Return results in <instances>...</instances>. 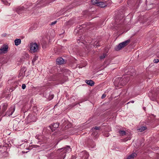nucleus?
Masks as SVG:
<instances>
[{"instance_id":"obj_1","label":"nucleus","mask_w":159,"mask_h":159,"mask_svg":"<svg viewBox=\"0 0 159 159\" xmlns=\"http://www.w3.org/2000/svg\"><path fill=\"white\" fill-rule=\"evenodd\" d=\"M130 42V40H127L122 43H119L118 45L115 48L116 51H119L122 48H123L128 45Z\"/></svg>"},{"instance_id":"obj_2","label":"nucleus","mask_w":159,"mask_h":159,"mask_svg":"<svg viewBox=\"0 0 159 159\" xmlns=\"http://www.w3.org/2000/svg\"><path fill=\"white\" fill-rule=\"evenodd\" d=\"M30 49L31 51L35 52L39 50V46L36 43H31L30 45Z\"/></svg>"},{"instance_id":"obj_3","label":"nucleus","mask_w":159,"mask_h":159,"mask_svg":"<svg viewBox=\"0 0 159 159\" xmlns=\"http://www.w3.org/2000/svg\"><path fill=\"white\" fill-rule=\"evenodd\" d=\"M29 123L35 121L36 120V116L33 114H30L26 118Z\"/></svg>"},{"instance_id":"obj_4","label":"nucleus","mask_w":159,"mask_h":159,"mask_svg":"<svg viewBox=\"0 0 159 159\" xmlns=\"http://www.w3.org/2000/svg\"><path fill=\"white\" fill-rule=\"evenodd\" d=\"M14 11H16L18 14H21L25 11V8L23 6H19L13 9Z\"/></svg>"},{"instance_id":"obj_5","label":"nucleus","mask_w":159,"mask_h":159,"mask_svg":"<svg viewBox=\"0 0 159 159\" xmlns=\"http://www.w3.org/2000/svg\"><path fill=\"white\" fill-rule=\"evenodd\" d=\"M8 48L7 45H4L2 46L0 48V54L7 53L8 51Z\"/></svg>"},{"instance_id":"obj_6","label":"nucleus","mask_w":159,"mask_h":159,"mask_svg":"<svg viewBox=\"0 0 159 159\" xmlns=\"http://www.w3.org/2000/svg\"><path fill=\"white\" fill-rule=\"evenodd\" d=\"M15 110V107L14 106L11 107L9 108L8 111L6 112L5 115L10 116L12 115L13 113L14 112Z\"/></svg>"},{"instance_id":"obj_7","label":"nucleus","mask_w":159,"mask_h":159,"mask_svg":"<svg viewBox=\"0 0 159 159\" xmlns=\"http://www.w3.org/2000/svg\"><path fill=\"white\" fill-rule=\"evenodd\" d=\"M80 155L81 159H87L89 157V155L86 151H84L80 153Z\"/></svg>"},{"instance_id":"obj_8","label":"nucleus","mask_w":159,"mask_h":159,"mask_svg":"<svg viewBox=\"0 0 159 159\" xmlns=\"http://www.w3.org/2000/svg\"><path fill=\"white\" fill-rule=\"evenodd\" d=\"M121 77H118L116 78L114 82V84L116 87H118L120 85V82Z\"/></svg>"},{"instance_id":"obj_9","label":"nucleus","mask_w":159,"mask_h":159,"mask_svg":"<svg viewBox=\"0 0 159 159\" xmlns=\"http://www.w3.org/2000/svg\"><path fill=\"white\" fill-rule=\"evenodd\" d=\"M62 149H63L62 151V153H69L71 151V148H70V147L68 146H67L66 147L61 149H60L61 150Z\"/></svg>"},{"instance_id":"obj_10","label":"nucleus","mask_w":159,"mask_h":159,"mask_svg":"<svg viewBox=\"0 0 159 159\" xmlns=\"http://www.w3.org/2000/svg\"><path fill=\"white\" fill-rule=\"evenodd\" d=\"M26 69L25 68H22L20 70V72L19 75V76H22V77L24 76L25 75V72L26 71Z\"/></svg>"},{"instance_id":"obj_11","label":"nucleus","mask_w":159,"mask_h":159,"mask_svg":"<svg viewBox=\"0 0 159 159\" xmlns=\"http://www.w3.org/2000/svg\"><path fill=\"white\" fill-rule=\"evenodd\" d=\"M57 64L58 65H61L64 63V61L62 57H59L56 60Z\"/></svg>"},{"instance_id":"obj_12","label":"nucleus","mask_w":159,"mask_h":159,"mask_svg":"<svg viewBox=\"0 0 159 159\" xmlns=\"http://www.w3.org/2000/svg\"><path fill=\"white\" fill-rule=\"evenodd\" d=\"M2 113H3L5 111H6L7 108V103H3L2 104Z\"/></svg>"},{"instance_id":"obj_13","label":"nucleus","mask_w":159,"mask_h":159,"mask_svg":"<svg viewBox=\"0 0 159 159\" xmlns=\"http://www.w3.org/2000/svg\"><path fill=\"white\" fill-rule=\"evenodd\" d=\"M85 82L87 84L91 86H93L94 84V82L91 80H85Z\"/></svg>"},{"instance_id":"obj_14","label":"nucleus","mask_w":159,"mask_h":159,"mask_svg":"<svg viewBox=\"0 0 159 159\" xmlns=\"http://www.w3.org/2000/svg\"><path fill=\"white\" fill-rule=\"evenodd\" d=\"M128 80H126V79L125 78H121V80L120 82V86L124 85L127 82Z\"/></svg>"},{"instance_id":"obj_15","label":"nucleus","mask_w":159,"mask_h":159,"mask_svg":"<svg viewBox=\"0 0 159 159\" xmlns=\"http://www.w3.org/2000/svg\"><path fill=\"white\" fill-rule=\"evenodd\" d=\"M91 135L93 137H94L95 138H97L98 136V132L96 130L93 131Z\"/></svg>"},{"instance_id":"obj_16","label":"nucleus","mask_w":159,"mask_h":159,"mask_svg":"<svg viewBox=\"0 0 159 159\" xmlns=\"http://www.w3.org/2000/svg\"><path fill=\"white\" fill-rule=\"evenodd\" d=\"M97 5L101 7H104L107 6L106 4L103 2H98Z\"/></svg>"},{"instance_id":"obj_17","label":"nucleus","mask_w":159,"mask_h":159,"mask_svg":"<svg viewBox=\"0 0 159 159\" xmlns=\"http://www.w3.org/2000/svg\"><path fill=\"white\" fill-rule=\"evenodd\" d=\"M137 156V154L135 153H133L129 156L127 159H133L134 157Z\"/></svg>"},{"instance_id":"obj_18","label":"nucleus","mask_w":159,"mask_h":159,"mask_svg":"<svg viewBox=\"0 0 159 159\" xmlns=\"http://www.w3.org/2000/svg\"><path fill=\"white\" fill-rule=\"evenodd\" d=\"M68 77L66 76H63L61 80V84H63L65 82L67 81L68 80Z\"/></svg>"},{"instance_id":"obj_19","label":"nucleus","mask_w":159,"mask_h":159,"mask_svg":"<svg viewBox=\"0 0 159 159\" xmlns=\"http://www.w3.org/2000/svg\"><path fill=\"white\" fill-rule=\"evenodd\" d=\"M15 45L18 46L21 43V39H16L14 41Z\"/></svg>"},{"instance_id":"obj_20","label":"nucleus","mask_w":159,"mask_h":159,"mask_svg":"<svg viewBox=\"0 0 159 159\" xmlns=\"http://www.w3.org/2000/svg\"><path fill=\"white\" fill-rule=\"evenodd\" d=\"M147 127L145 126H142L140 128H139L138 130L140 132H142L146 130Z\"/></svg>"},{"instance_id":"obj_21","label":"nucleus","mask_w":159,"mask_h":159,"mask_svg":"<svg viewBox=\"0 0 159 159\" xmlns=\"http://www.w3.org/2000/svg\"><path fill=\"white\" fill-rule=\"evenodd\" d=\"M107 54L106 53H104L103 54L100 56L99 58L100 60H102L104 59L107 56Z\"/></svg>"},{"instance_id":"obj_22","label":"nucleus","mask_w":159,"mask_h":159,"mask_svg":"<svg viewBox=\"0 0 159 159\" xmlns=\"http://www.w3.org/2000/svg\"><path fill=\"white\" fill-rule=\"evenodd\" d=\"M119 134L122 136L125 135V132L124 130H120L119 131Z\"/></svg>"},{"instance_id":"obj_23","label":"nucleus","mask_w":159,"mask_h":159,"mask_svg":"<svg viewBox=\"0 0 159 159\" xmlns=\"http://www.w3.org/2000/svg\"><path fill=\"white\" fill-rule=\"evenodd\" d=\"M91 2L93 4H98V0H92Z\"/></svg>"},{"instance_id":"obj_24","label":"nucleus","mask_w":159,"mask_h":159,"mask_svg":"<svg viewBox=\"0 0 159 159\" xmlns=\"http://www.w3.org/2000/svg\"><path fill=\"white\" fill-rule=\"evenodd\" d=\"M42 46L43 48H45L46 47L47 43L45 41H43L42 42Z\"/></svg>"},{"instance_id":"obj_25","label":"nucleus","mask_w":159,"mask_h":159,"mask_svg":"<svg viewBox=\"0 0 159 159\" xmlns=\"http://www.w3.org/2000/svg\"><path fill=\"white\" fill-rule=\"evenodd\" d=\"M58 126L59 125L57 123H54L52 125V127L55 128H58Z\"/></svg>"},{"instance_id":"obj_26","label":"nucleus","mask_w":159,"mask_h":159,"mask_svg":"<svg viewBox=\"0 0 159 159\" xmlns=\"http://www.w3.org/2000/svg\"><path fill=\"white\" fill-rule=\"evenodd\" d=\"M37 59V57L36 56L34 57L32 60V62L34 63Z\"/></svg>"},{"instance_id":"obj_27","label":"nucleus","mask_w":159,"mask_h":159,"mask_svg":"<svg viewBox=\"0 0 159 159\" xmlns=\"http://www.w3.org/2000/svg\"><path fill=\"white\" fill-rule=\"evenodd\" d=\"M159 62V58L157 59H154L153 60V62L155 63H157Z\"/></svg>"},{"instance_id":"obj_28","label":"nucleus","mask_w":159,"mask_h":159,"mask_svg":"<svg viewBox=\"0 0 159 159\" xmlns=\"http://www.w3.org/2000/svg\"><path fill=\"white\" fill-rule=\"evenodd\" d=\"M100 129L99 127L95 126L94 128V129L96 130H99Z\"/></svg>"},{"instance_id":"obj_29","label":"nucleus","mask_w":159,"mask_h":159,"mask_svg":"<svg viewBox=\"0 0 159 159\" xmlns=\"http://www.w3.org/2000/svg\"><path fill=\"white\" fill-rule=\"evenodd\" d=\"M26 88V85L25 84H22V88L23 89H25Z\"/></svg>"},{"instance_id":"obj_30","label":"nucleus","mask_w":159,"mask_h":159,"mask_svg":"<svg viewBox=\"0 0 159 159\" xmlns=\"http://www.w3.org/2000/svg\"><path fill=\"white\" fill-rule=\"evenodd\" d=\"M131 139V137L129 136L128 137L126 138L125 139V140L126 141H127L129 140H130Z\"/></svg>"},{"instance_id":"obj_31","label":"nucleus","mask_w":159,"mask_h":159,"mask_svg":"<svg viewBox=\"0 0 159 159\" xmlns=\"http://www.w3.org/2000/svg\"><path fill=\"white\" fill-rule=\"evenodd\" d=\"M57 22V21H55L54 22H52L51 25H55L56 23Z\"/></svg>"},{"instance_id":"obj_32","label":"nucleus","mask_w":159,"mask_h":159,"mask_svg":"<svg viewBox=\"0 0 159 159\" xmlns=\"http://www.w3.org/2000/svg\"><path fill=\"white\" fill-rule=\"evenodd\" d=\"M106 94H103L102 96V97H101L103 99V98H104L106 97Z\"/></svg>"},{"instance_id":"obj_33","label":"nucleus","mask_w":159,"mask_h":159,"mask_svg":"<svg viewBox=\"0 0 159 159\" xmlns=\"http://www.w3.org/2000/svg\"><path fill=\"white\" fill-rule=\"evenodd\" d=\"M157 57L159 58V51L157 52Z\"/></svg>"},{"instance_id":"obj_34","label":"nucleus","mask_w":159,"mask_h":159,"mask_svg":"<svg viewBox=\"0 0 159 159\" xmlns=\"http://www.w3.org/2000/svg\"><path fill=\"white\" fill-rule=\"evenodd\" d=\"M130 102L132 103H134V101H129V102H128L127 104H129Z\"/></svg>"},{"instance_id":"obj_35","label":"nucleus","mask_w":159,"mask_h":159,"mask_svg":"<svg viewBox=\"0 0 159 159\" xmlns=\"http://www.w3.org/2000/svg\"><path fill=\"white\" fill-rule=\"evenodd\" d=\"M76 158V157L74 156H72L71 157V158L72 159H75Z\"/></svg>"},{"instance_id":"obj_36","label":"nucleus","mask_w":159,"mask_h":159,"mask_svg":"<svg viewBox=\"0 0 159 159\" xmlns=\"http://www.w3.org/2000/svg\"><path fill=\"white\" fill-rule=\"evenodd\" d=\"M152 100L153 101H155L156 100V99L155 98H154L153 99H152Z\"/></svg>"},{"instance_id":"obj_37","label":"nucleus","mask_w":159,"mask_h":159,"mask_svg":"<svg viewBox=\"0 0 159 159\" xmlns=\"http://www.w3.org/2000/svg\"><path fill=\"white\" fill-rule=\"evenodd\" d=\"M51 129H52V131H53V130L54 131V129H52L51 128Z\"/></svg>"},{"instance_id":"obj_38","label":"nucleus","mask_w":159,"mask_h":159,"mask_svg":"<svg viewBox=\"0 0 159 159\" xmlns=\"http://www.w3.org/2000/svg\"><path fill=\"white\" fill-rule=\"evenodd\" d=\"M2 147V146L1 145H0V148H1Z\"/></svg>"},{"instance_id":"obj_39","label":"nucleus","mask_w":159,"mask_h":159,"mask_svg":"<svg viewBox=\"0 0 159 159\" xmlns=\"http://www.w3.org/2000/svg\"><path fill=\"white\" fill-rule=\"evenodd\" d=\"M92 129L93 130V128H92Z\"/></svg>"}]
</instances>
